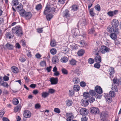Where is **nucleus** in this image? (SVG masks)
Segmentation results:
<instances>
[{"label":"nucleus","instance_id":"nucleus-56","mask_svg":"<svg viewBox=\"0 0 121 121\" xmlns=\"http://www.w3.org/2000/svg\"><path fill=\"white\" fill-rule=\"evenodd\" d=\"M46 62L45 61H41L40 63V65L42 66H44L46 65Z\"/></svg>","mask_w":121,"mask_h":121},{"label":"nucleus","instance_id":"nucleus-25","mask_svg":"<svg viewBox=\"0 0 121 121\" xmlns=\"http://www.w3.org/2000/svg\"><path fill=\"white\" fill-rule=\"evenodd\" d=\"M116 34L115 33H112L110 35V37L113 39L115 40L117 38Z\"/></svg>","mask_w":121,"mask_h":121},{"label":"nucleus","instance_id":"nucleus-21","mask_svg":"<svg viewBox=\"0 0 121 121\" xmlns=\"http://www.w3.org/2000/svg\"><path fill=\"white\" fill-rule=\"evenodd\" d=\"M69 64L72 65H75L76 64L77 61L74 59H72L69 60Z\"/></svg>","mask_w":121,"mask_h":121},{"label":"nucleus","instance_id":"nucleus-26","mask_svg":"<svg viewBox=\"0 0 121 121\" xmlns=\"http://www.w3.org/2000/svg\"><path fill=\"white\" fill-rule=\"evenodd\" d=\"M71 114H67V117H68V118L66 120L67 121H71L72 119L73 118V116L72 115H70Z\"/></svg>","mask_w":121,"mask_h":121},{"label":"nucleus","instance_id":"nucleus-51","mask_svg":"<svg viewBox=\"0 0 121 121\" xmlns=\"http://www.w3.org/2000/svg\"><path fill=\"white\" fill-rule=\"evenodd\" d=\"M83 95L84 97L86 98H88L89 96V94L88 93L85 92L83 94Z\"/></svg>","mask_w":121,"mask_h":121},{"label":"nucleus","instance_id":"nucleus-45","mask_svg":"<svg viewBox=\"0 0 121 121\" xmlns=\"http://www.w3.org/2000/svg\"><path fill=\"white\" fill-rule=\"evenodd\" d=\"M113 87L112 88V89L114 91L117 92L118 91V89L117 88V87L116 86H114L113 85H112Z\"/></svg>","mask_w":121,"mask_h":121},{"label":"nucleus","instance_id":"nucleus-9","mask_svg":"<svg viewBox=\"0 0 121 121\" xmlns=\"http://www.w3.org/2000/svg\"><path fill=\"white\" fill-rule=\"evenodd\" d=\"M118 10H115L113 11H110L107 13L108 15L110 17H112L113 16L116 15L118 13Z\"/></svg>","mask_w":121,"mask_h":121},{"label":"nucleus","instance_id":"nucleus-19","mask_svg":"<svg viewBox=\"0 0 121 121\" xmlns=\"http://www.w3.org/2000/svg\"><path fill=\"white\" fill-rule=\"evenodd\" d=\"M21 108V105L19 104L17 106L15 107L14 109V111L15 113H16L17 111H20Z\"/></svg>","mask_w":121,"mask_h":121},{"label":"nucleus","instance_id":"nucleus-32","mask_svg":"<svg viewBox=\"0 0 121 121\" xmlns=\"http://www.w3.org/2000/svg\"><path fill=\"white\" fill-rule=\"evenodd\" d=\"M80 113H87V109L85 108H82L80 110Z\"/></svg>","mask_w":121,"mask_h":121},{"label":"nucleus","instance_id":"nucleus-3","mask_svg":"<svg viewBox=\"0 0 121 121\" xmlns=\"http://www.w3.org/2000/svg\"><path fill=\"white\" fill-rule=\"evenodd\" d=\"M53 4L51 5V7H50L48 6H47L45 9L44 11V13L46 15L49 13H52L55 12V8L52 7Z\"/></svg>","mask_w":121,"mask_h":121},{"label":"nucleus","instance_id":"nucleus-30","mask_svg":"<svg viewBox=\"0 0 121 121\" xmlns=\"http://www.w3.org/2000/svg\"><path fill=\"white\" fill-rule=\"evenodd\" d=\"M84 51L82 49H81L78 52V54L79 56H81L84 54Z\"/></svg>","mask_w":121,"mask_h":121},{"label":"nucleus","instance_id":"nucleus-24","mask_svg":"<svg viewBox=\"0 0 121 121\" xmlns=\"http://www.w3.org/2000/svg\"><path fill=\"white\" fill-rule=\"evenodd\" d=\"M6 46L7 49L9 50L12 49L13 48V46L8 43L6 45Z\"/></svg>","mask_w":121,"mask_h":121},{"label":"nucleus","instance_id":"nucleus-14","mask_svg":"<svg viewBox=\"0 0 121 121\" xmlns=\"http://www.w3.org/2000/svg\"><path fill=\"white\" fill-rule=\"evenodd\" d=\"M23 6L21 4L17 7V9L18 12H20L19 13L20 14V13L23 11V10H24L23 9Z\"/></svg>","mask_w":121,"mask_h":121},{"label":"nucleus","instance_id":"nucleus-6","mask_svg":"<svg viewBox=\"0 0 121 121\" xmlns=\"http://www.w3.org/2000/svg\"><path fill=\"white\" fill-rule=\"evenodd\" d=\"M111 24L112 26L115 28H117V27L119 24V22L117 20L113 19L111 21Z\"/></svg>","mask_w":121,"mask_h":121},{"label":"nucleus","instance_id":"nucleus-61","mask_svg":"<svg viewBox=\"0 0 121 121\" xmlns=\"http://www.w3.org/2000/svg\"><path fill=\"white\" fill-rule=\"evenodd\" d=\"M20 61L22 62H24L25 60L26 59L25 58L23 57H20L19 59Z\"/></svg>","mask_w":121,"mask_h":121},{"label":"nucleus","instance_id":"nucleus-54","mask_svg":"<svg viewBox=\"0 0 121 121\" xmlns=\"http://www.w3.org/2000/svg\"><path fill=\"white\" fill-rule=\"evenodd\" d=\"M31 116V114H23L24 117L26 118H29Z\"/></svg>","mask_w":121,"mask_h":121},{"label":"nucleus","instance_id":"nucleus-35","mask_svg":"<svg viewBox=\"0 0 121 121\" xmlns=\"http://www.w3.org/2000/svg\"><path fill=\"white\" fill-rule=\"evenodd\" d=\"M73 82L74 83L77 84L79 82L80 80L79 78H75L73 79Z\"/></svg>","mask_w":121,"mask_h":121},{"label":"nucleus","instance_id":"nucleus-40","mask_svg":"<svg viewBox=\"0 0 121 121\" xmlns=\"http://www.w3.org/2000/svg\"><path fill=\"white\" fill-rule=\"evenodd\" d=\"M42 8V5L40 4H39L36 5L35 8L37 10H39L41 9Z\"/></svg>","mask_w":121,"mask_h":121},{"label":"nucleus","instance_id":"nucleus-44","mask_svg":"<svg viewBox=\"0 0 121 121\" xmlns=\"http://www.w3.org/2000/svg\"><path fill=\"white\" fill-rule=\"evenodd\" d=\"M12 3L15 6L18 5L19 3L18 0H13L12 1Z\"/></svg>","mask_w":121,"mask_h":121},{"label":"nucleus","instance_id":"nucleus-39","mask_svg":"<svg viewBox=\"0 0 121 121\" xmlns=\"http://www.w3.org/2000/svg\"><path fill=\"white\" fill-rule=\"evenodd\" d=\"M80 44L82 47H84L86 46V43L84 40H82L80 42Z\"/></svg>","mask_w":121,"mask_h":121},{"label":"nucleus","instance_id":"nucleus-42","mask_svg":"<svg viewBox=\"0 0 121 121\" xmlns=\"http://www.w3.org/2000/svg\"><path fill=\"white\" fill-rule=\"evenodd\" d=\"M50 52L52 54L54 55L56 53V51L55 49L52 48Z\"/></svg>","mask_w":121,"mask_h":121},{"label":"nucleus","instance_id":"nucleus-31","mask_svg":"<svg viewBox=\"0 0 121 121\" xmlns=\"http://www.w3.org/2000/svg\"><path fill=\"white\" fill-rule=\"evenodd\" d=\"M73 89L76 91H79L80 89V86L78 85H75L74 86Z\"/></svg>","mask_w":121,"mask_h":121},{"label":"nucleus","instance_id":"nucleus-62","mask_svg":"<svg viewBox=\"0 0 121 121\" xmlns=\"http://www.w3.org/2000/svg\"><path fill=\"white\" fill-rule=\"evenodd\" d=\"M89 93L90 95L92 96L94 95V91L93 90H90V91Z\"/></svg>","mask_w":121,"mask_h":121},{"label":"nucleus","instance_id":"nucleus-20","mask_svg":"<svg viewBox=\"0 0 121 121\" xmlns=\"http://www.w3.org/2000/svg\"><path fill=\"white\" fill-rule=\"evenodd\" d=\"M52 62L54 64L57 63L59 62V59L57 56H55L53 57L52 60Z\"/></svg>","mask_w":121,"mask_h":121},{"label":"nucleus","instance_id":"nucleus-29","mask_svg":"<svg viewBox=\"0 0 121 121\" xmlns=\"http://www.w3.org/2000/svg\"><path fill=\"white\" fill-rule=\"evenodd\" d=\"M19 103V101L17 99L15 98L13 99V103L14 104L16 105Z\"/></svg>","mask_w":121,"mask_h":121},{"label":"nucleus","instance_id":"nucleus-43","mask_svg":"<svg viewBox=\"0 0 121 121\" xmlns=\"http://www.w3.org/2000/svg\"><path fill=\"white\" fill-rule=\"evenodd\" d=\"M100 94L98 93L97 94H95L94 96L96 98L100 99L102 96Z\"/></svg>","mask_w":121,"mask_h":121},{"label":"nucleus","instance_id":"nucleus-49","mask_svg":"<svg viewBox=\"0 0 121 121\" xmlns=\"http://www.w3.org/2000/svg\"><path fill=\"white\" fill-rule=\"evenodd\" d=\"M62 73L64 74H67L68 73L67 70L64 68H63L61 70Z\"/></svg>","mask_w":121,"mask_h":121},{"label":"nucleus","instance_id":"nucleus-2","mask_svg":"<svg viewBox=\"0 0 121 121\" xmlns=\"http://www.w3.org/2000/svg\"><path fill=\"white\" fill-rule=\"evenodd\" d=\"M20 13L21 16L24 17L27 20H29L31 18L32 15L30 12H26L25 10H23Z\"/></svg>","mask_w":121,"mask_h":121},{"label":"nucleus","instance_id":"nucleus-5","mask_svg":"<svg viewBox=\"0 0 121 121\" xmlns=\"http://www.w3.org/2000/svg\"><path fill=\"white\" fill-rule=\"evenodd\" d=\"M107 31L110 33L114 32L116 34H118L119 32L118 29L114 27L113 26H109L107 28Z\"/></svg>","mask_w":121,"mask_h":121},{"label":"nucleus","instance_id":"nucleus-57","mask_svg":"<svg viewBox=\"0 0 121 121\" xmlns=\"http://www.w3.org/2000/svg\"><path fill=\"white\" fill-rule=\"evenodd\" d=\"M50 45L52 47H54L56 45V42L54 41H51V42Z\"/></svg>","mask_w":121,"mask_h":121},{"label":"nucleus","instance_id":"nucleus-37","mask_svg":"<svg viewBox=\"0 0 121 121\" xmlns=\"http://www.w3.org/2000/svg\"><path fill=\"white\" fill-rule=\"evenodd\" d=\"M93 9H91L89 10V12L91 16H94L95 15V13L93 12Z\"/></svg>","mask_w":121,"mask_h":121},{"label":"nucleus","instance_id":"nucleus-10","mask_svg":"<svg viewBox=\"0 0 121 121\" xmlns=\"http://www.w3.org/2000/svg\"><path fill=\"white\" fill-rule=\"evenodd\" d=\"M82 105L84 106H87L89 104V102L88 100L86 98L82 99L81 101Z\"/></svg>","mask_w":121,"mask_h":121},{"label":"nucleus","instance_id":"nucleus-22","mask_svg":"<svg viewBox=\"0 0 121 121\" xmlns=\"http://www.w3.org/2000/svg\"><path fill=\"white\" fill-rule=\"evenodd\" d=\"M113 82L114 84L117 86H118L120 83V82L119 79L114 78L113 79Z\"/></svg>","mask_w":121,"mask_h":121},{"label":"nucleus","instance_id":"nucleus-8","mask_svg":"<svg viewBox=\"0 0 121 121\" xmlns=\"http://www.w3.org/2000/svg\"><path fill=\"white\" fill-rule=\"evenodd\" d=\"M91 113H99V109L97 108L92 107L90 109Z\"/></svg>","mask_w":121,"mask_h":121},{"label":"nucleus","instance_id":"nucleus-13","mask_svg":"<svg viewBox=\"0 0 121 121\" xmlns=\"http://www.w3.org/2000/svg\"><path fill=\"white\" fill-rule=\"evenodd\" d=\"M50 81L52 84H56L57 83L58 78H52L50 79Z\"/></svg>","mask_w":121,"mask_h":121},{"label":"nucleus","instance_id":"nucleus-48","mask_svg":"<svg viewBox=\"0 0 121 121\" xmlns=\"http://www.w3.org/2000/svg\"><path fill=\"white\" fill-rule=\"evenodd\" d=\"M99 63H96L94 65V67L95 68L97 69H99V68L100 66V65Z\"/></svg>","mask_w":121,"mask_h":121},{"label":"nucleus","instance_id":"nucleus-47","mask_svg":"<svg viewBox=\"0 0 121 121\" xmlns=\"http://www.w3.org/2000/svg\"><path fill=\"white\" fill-rule=\"evenodd\" d=\"M95 9L96 10L100 11V7L99 5L98 4H97L95 6Z\"/></svg>","mask_w":121,"mask_h":121},{"label":"nucleus","instance_id":"nucleus-52","mask_svg":"<svg viewBox=\"0 0 121 121\" xmlns=\"http://www.w3.org/2000/svg\"><path fill=\"white\" fill-rule=\"evenodd\" d=\"M95 32L94 29L93 28H92L89 30V32L90 34H93Z\"/></svg>","mask_w":121,"mask_h":121},{"label":"nucleus","instance_id":"nucleus-17","mask_svg":"<svg viewBox=\"0 0 121 121\" xmlns=\"http://www.w3.org/2000/svg\"><path fill=\"white\" fill-rule=\"evenodd\" d=\"M12 72L15 73H17L19 71L18 69L15 66H13L12 67Z\"/></svg>","mask_w":121,"mask_h":121},{"label":"nucleus","instance_id":"nucleus-12","mask_svg":"<svg viewBox=\"0 0 121 121\" xmlns=\"http://www.w3.org/2000/svg\"><path fill=\"white\" fill-rule=\"evenodd\" d=\"M95 91L97 93L101 94L102 93V88L99 86H96L95 87Z\"/></svg>","mask_w":121,"mask_h":121},{"label":"nucleus","instance_id":"nucleus-34","mask_svg":"<svg viewBox=\"0 0 121 121\" xmlns=\"http://www.w3.org/2000/svg\"><path fill=\"white\" fill-rule=\"evenodd\" d=\"M12 35H11V33L9 32H7L5 34V36L6 37L9 39H10L11 37H12Z\"/></svg>","mask_w":121,"mask_h":121},{"label":"nucleus","instance_id":"nucleus-16","mask_svg":"<svg viewBox=\"0 0 121 121\" xmlns=\"http://www.w3.org/2000/svg\"><path fill=\"white\" fill-rule=\"evenodd\" d=\"M100 114V116L101 118V121H105L106 118V115L107 114Z\"/></svg>","mask_w":121,"mask_h":121},{"label":"nucleus","instance_id":"nucleus-27","mask_svg":"<svg viewBox=\"0 0 121 121\" xmlns=\"http://www.w3.org/2000/svg\"><path fill=\"white\" fill-rule=\"evenodd\" d=\"M109 72L110 75L113 74L114 72V69L113 67H110L109 69Z\"/></svg>","mask_w":121,"mask_h":121},{"label":"nucleus","instance_id":"nucleus-46","mask_svg":"<svg viewBox=\"0 0 121 121\" xmlns=\"http://www.w3.org/2000/svg\"><path fill=\"white\" fill-rule=\"evenodd\" d=\"M71 48L72 50H74L77 49V47L76 45L74 44L71 46Z\"/></svg>","mask_w":121,"mask_h":121},{"label":"nucleus","instance_id":"nucleus-11","mask_svg":"<svg viewBox=\"0 0 121 121\" xmlns=\"http://www.w3.org/2000/svg\"><path fill=\"white\" fill-rule=\"evenodd\" d=\"M63 15L64 17L68 18L70 16V14L69 13V11L68 10H66L63 13Z\"/></svg>","mask_w":121,"mask_h":121},{"label":"nucleus","instance_id":"nucleus-7","mask_svg":"<svg viewBox=\"0 0 121 121\" xmlns=\"http://www.w3.org/2000/svg\"><path fill=\"white\" fill-rule=\"evenodd\" d=\"M72 33L73 36L74 38L76 37L77 36L79 35V30L76 28L72 30Z\"/></svg>","mask_w":121,"mask_h":121},{"label":"nucleus","instance_id":"nucleus-33","mask_svg":"<svg viewBox=\"0 0 121 121\" xmlns=\"http://www.w3.org/2000/svg\"><path fill=\"white\" fill-rule=\"evenodd\" d=\"M72 103L73 102L71 100H68L67 101V105L69 106H71L72 105Z\"/></svg>","mask_w":121,"mask_h":121},{"label":"nucleus","instance_id":"nucleus-4","mask_svg":"<svg viewBox=\"0 0 121 121\" xmlns=\"http://www.w3.org/2000/svg\"><path fill=\"white\" fill-rule=\"evenodd\" d=\"M109 49L107 47L103 46L101 47L100 50L96 54L97 55H98L101 52L102 54H104L105 53L108 52L109 51Z\"/></svg>","mask_w":121,"mask_h":121},{"label":"nucleus","instance_id":"nucleus-41","mask_svg":"<svg viewBox=\"0 0 121 121\" xmlns=\"http://www.w3.org/2000/svg\"><path fill=\"white\" fill-rule=\"evenodd\" d=\"M94 62V59L91 58H90L88 60V63L91 64H93Z\"/></svg>","mask_w":121,"mask_h":121},{"label":"nucleus","instance_id":"nucleus-55","mask_svg":"<svg viewBox=\"0 0 121 121\" xmlns=\"http://www.w3.org/2000/svg\"><path fill=\"white\" fill-rule=\"evenodd\" d=\"M69 95L70 96H72L74 95V91L73 90H69Z\"/></svg>","mask_w":121,"mask_h":121},{"label":"nucleus","instance_id":"nucleus-60","mask_svg":"<svg viewBox=\"0 0 121 121\" xmlns=\"http://www.w3.org/2000/svg\"><path fill=\"white\" fill-rule=\"evenodd\" d=\"M2 86H4L5 87H8L9 85L7 83L4 82L3 84L2 85Z\"/></svg>","mask_w":121,"mask_h":121},{"label":"nucleus","instance_id":"nucleus-59","mask_svg":"<svg viewBox=\"0 0 121 121\" xmlns=\"http://www.w3.org/2000/svg\"><path fill=\"white\" fill-rule=\"evenodd\" d=\"M9 77L6 76H5L3 77L4 80L5 81H8L9 80Z\"/></svg>","mask_w":121,"mask_h":121},{"label":"nucleus","instance_id":"nucleus-53","mask_svg":"<svg viewBox=\"0 0 121 121\" xmlns=\"http://www.w3.org/2000/svg\"><path fill=\"white\" fill-rule=\"evenodd\" d=\"M54 111L56 112L59 113L60 112V109L58 108H55L54 109Z\"/></svg>","mask_w":121,"mask_h":121},{"label":"nucleus","instance_id":"nucleus-63","mask_svg":"<svg viewBox=\"0 0 121 121\" xmlns=\"http://www.w3.org/2000/svg\"><path fill=\"white\" fill-rule=\"evenodd\" d=\"M55 91L53 89H49L48 92L49 93H50L51 94L53 93Z\"/></svg>","mask_w":121,"mask_h":121},{"label":"nucleus","instance_id":"nucleus-64","mask_svg":"<svg viewBox=\"0 0 121 121\" xmlns=\"http://www.w3.org/2000/svg\"><path fill=\"white\" fill-rule=\"evenodd\" d=\"M21 43L22 44V46L23 47H25L26 46L25 42L24 40H22L21 41Z\"/></svg>","mask_w":121,"mask_h":121},{"label":"nucleus","instance_id":"nucleus-38","mask_svg":"<svg viewBox=\"0 0 121 121\" xmlns=\"http://www.w3.org/2000/svg\"><path fill=\"white\" fill-rule=\"evenodd\" d=\"M109 95L111 97H114L115 96V93L113 91H110L109 92Z\"/></svg>","mask_w":121,"mask_h":121},{"label":"nucleus","instance_id":"nucleus-50","mask_svg":"<svg viewBox=\"0 0 121 121\" xmlns=\"http://www.w3.org/2000/svg\"><path fill=\"white\" fill-rule=\"evenodd\" d=\"M78 7L76 5H74L72 7V9L74 11H76L77 10Z\"/></svg>","mask_w":121,"mask_h":121},{"label":"nucleus","instance_id":"nucleus-1","mask_svg":"<svg viewBox=\"0 0 121 121\" xmlns=\"http://www.w3.org/2000/svg\"><path fill=\"white\" fill-rule=\"evenodd\" d=\"M12 31L13 33L17 34L18 36H22L23 34L22 28L19 26H16L15 27L13 28Z\"/></svg>","mask_w":121,"mask_h":121},{"label":"nucleus","instance_id":"nucleus-36","mask_svg":"<svg viewBox=\"0 0 121 121\" xmlns=\"http://www.w3.org/2000/svg\"><path fill=\"white\" fill-rule=\"evenodd\" d=\"M83 116L82 118H81V120L82 121H87V118L84 115H83L85 114H83V115L82 114H81Z\"/></svg>","mask_w":121,"mask_h":121},{"label":"nucleus","instance_id":"nucleus-18","mask_svg":"<svg viewBox=\"0 0 121 121\" xmlns=\"http://www.w3.org/2000/svg\"><path fill=\"white\" fill-rule=\"evenodd\" d=\"M68 58L64 56L63 57L60 59V61L62 62L66 63L68 61Z\"/></svg>","mask_w":121,"mask_h":121},{"label":"nucleus","instance_id":"nucleus-28","mask_svg":"<svg viewBox=\"0 0 121 121\" xmlns=\"http://www.w3.org/2000/svg\"><path fill=\"white\" fill-rule=\"evenodd\" d=\"M53 15L52 14H49L46 16V18L48 21H50L53 17Z\"/></svg>","mask_w":121,"mask_h":121},{"label":"nucleus","instance_id":"nucleus-58","mask_svg":"<svg viewBox=\"0 0 121 121\" xmlns=\"http://www.w3.org/2000/svg\"><path fill=\"white\" fill-rule=\"evenodd\" d=\"M80 86L82 87H84L86 86V83L83 81L81 82L80 83Z\"/></svg>","mask_w":121,"mask_h":121},{"label":"nucleus","instance_id":"nucleus-15","mask_svg":"<svg viewBox=\"0 0 121 121\" xmlns=\"http://www.w3.org/2000/svg\"><path fill=\"white\" fill-rule=\"evenodd\" d=\"M95 62L97 63H100L101 62V57L99 56H97L95 57Z\"/></svg>","mask_w":121,"mask_h":121},{"label":"nucleus","instance_id":"nucleus-23","mask_svg":"<svg viewBox=\"0 0 121 121\" xmlns=\"http://www.w3.org/2000/svg\"><path fill=\"white\" fill-rule=\"evenodd\" d=\"M49 95V93L46 92H44L42 93V96L44 98H46Z\"/></svg>","mask_w":121,"mask_h":121}]
</instances>
